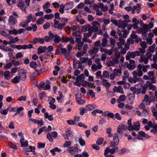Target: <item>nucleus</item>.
Masks as SVG:
<instances>
[{
	"label": "nucleus",
	"instance_id": "nucleus-1",
	"mask_svg": "<svg viewBox=\"0 0 157 157\" xmlns=\"http://www.w3.org/2000/svg\"><path fill=\"white\" fill-rule=\"evenodd\" d=\"M153 24L152 23H150L148 25L144 24L143 25L142 28H139L137 29L136 32L138 33L145 34L149 30L153 27Z\"/></svg>",
	"mask_w": 157,
	"mask_h": 157
},
{
	"label": "nucleus",
	"instance_id": "nucleus-2",
	"mask_svg": "<svg viewBox=\"0 0 157 157\" xmlns=\"http://www.w3.org/2000/svg\"><path fill=\"white\" fill-rule=\"evenodd\" d=\"M140 54L139 51H136L134 52H128L126 56V59L127 60H129L131 58H134L136 56H140Z\"/></svg>",
	"mask_w": 157,
	"mask_h": 157
},
{
	"label": "nucleus",
	"instance_id": "nucleus-3",
	"mask_svg": "<svg viewBox=\"0 0 157 157\" xmlns=\"http://www.w3.org/2000/svg\"><path fill=\"white\" fill-rule=\"evenodd\" d=\"M66 135H63V136L65 140H70L73 138V135L71 129L68 128L65 130Z\"/></svg>",
	"mask_w": 157,
	"mask_h": 157
},
{
	"label": "nucleus",
	"instance_id": "nucleus-4",
	"mask_svg": "<svg viewBox=\"0 0 157 157\" xmlns=\"http://www.w3.org/2000/svg\"><path fill=\"white\" fill-rule=\"evenodd\" d=\"M26 70L21 69L18 71V75L20 79L23 81L25 80L26 78Z\"/></svg>",
	"mask_w": 157,
	"mask_h": 157
},
{
	"label": "nucleus",
	"instance_id": "nucleus-5",
	"mask_svg": "<svg viewBox=\"0 0 157 157\" xmlns=\"http://www.w3.org/2000/svg\"><path fill=\"white\" fill-rule=\"evenodd\" d=\"M54 27L58 29L61 30L63 29V28L65 26V24H63V23H59V21L57 20L54 19Z\"/></svg>",
	"mask_w": 157,
	"mask_h": 157
},
{
	"label": "nucleus",
	"instance_id": "nucleus-6",
	"mask_svg": "<svg viewBox=\"0 0 157 157\" xmlns=\"http://www.w3.org/2000/svg\"><path fill=\"white\" fill-rule=\"evenodd\" d=\"M127 128V126L126 125L123 124H121L119 125L117 128V132L119 134L122 133L123 130L126 129Z\"/></svg>",
	"mask_w": 157,
	"mask_h": 157
},
{
	"label": "nucleus",
	"instance_id": "nucleus-7",
	"mask_svg": "<svg viewBox=\"0 0 157 157\" xmlns=\"http://www.w3.org/2000/svg\"><path fill=\"white\" fill-rule=\"evenodd\" d=\"M140 124L139 121H137L133 123V125L131 127L132 131L135 130L139 131L140 129Z\"/></svg>",
	"mask_w": 157,
	"mask_h": 157
},
{
	"label": "nucleus",
	"instance_id": "nucleus-8",
	"mask_svg": "<svg viewBox=\"0 0 157 157\" xmlns=\"http://www.w3.org/2000/svg\"><path fill=\"white\" fill-rule=\"evenodd\" d=\"M132 74L134 78H140V77L143 75L142 71H134L132 72Z\"/></svg>",
	"mask_w": 157,
	"mask_h": 157
},
{
	"label": "nucleus",
	"instance_id": "nucleus-9",
	"mask_svg": "<svg viewBox=\"0 0 157 157\" xmlns=\"http://www.w3.org/2000/svg\"><path fill=\"white\" fill-rule=\"evenodd\" d=\"M142 81L141 78H132L131 77H129L128 78V81L131 83H135L137 82H140Z\"/></svg>",
	"mask_w": 157,
	"mask_h": 157
},
{
	"label": "nucleus",
	"instance_id": "nucleus-10",
	"mask_svg": "<svg viewBox=\"0 0 157 157\" xmlns=\"http://www.w3.org/2000/svg\"><path fill=\"white\" fill-rule=\"evenodd\" d=\"M61 53L65 56L66 59H68L70 56V52L67 51L65 48H60Z\"/></svg>",
	"mask_w": 157,
	"mask_h": 157
},
{
	"label": "nucleus",
	"instance_id": "nucleus-11",
	"mask_svg": "<svg viewBox=\"0 0 157 157\" xmlns=\"http://www.w3.org/2000/svg\"><path fill=\"white\" fill-rule=\"evenodd\" d=\"M54 38V35L51 31L48 32V36H45L44 38L45 41L46 42H48L51 40H52Z\"/></svg>",
	"mask_w": 157,
	"mask_h": 157
},
{
	"label": "nucleus",
	"instance_id": "nucleus-12",
	"mask_svg": "<svg viewBox=\"0 0 157 157\" xmlns=\"http://www.w3.org/2000/svg\"><path fill=\"white\" fill-rule=\"evenodd\" d=\"M8 22L10 24L14 25L17 23V20L13 15H11L9 17Z\"/></svg>",
	"mask_w": 157,
	"mask_h": 157
},
{
	"label": "nucleus",
	"instance_id": "nucleus-13",
	"mask_svg": "<svg viewBox=\"0 0 157 157\" xmlns=\"http://www.w3.org/2000/svg\"><path fill=\"white\" fill-rule=\"evenodd\" d=\"M113 91L114 92H118L123 94L124 92L122 87L121 86H119L118 87L115 86L113 88Z\"/></svg>",
	"mask_w": 157,
	"mask_h": 157
},
{
	"label": "nucleus",
	"instance_id": "nucleus-14",
	"mask_svg": "<svg viewBox=\"0 0 157 157\" xmlns=\"http://www.w3.org/2000/svg\"><path fill=\"white\" fill-rule=\"evenodd\" d=\"M64 6L66 10H69L73 8L74 6L73 3L72 2H69L66 3L64 5Z\"/></svg>",
	"mask_w": 157,
	"mask_h": 157
},
{
	"label": "nucleus",
	"instance_id": "nucleus-15",
	"mask_svg": "<svg viewBox=\"0 0 157 157\" xmlns=\"http://www.w3.org/2000/svg\"><path fill=\"white\" fill-rule=\"evenodd\" d=\"M29 120L32 122H33L35 124H38L40 126L44 124L43 121L42 120H38L30 118H29Z\"/></svg>",
	"mask_w": 157,
	"mask_h": 157
},
{
	"label": "nucleus",
	"instance_id": "nucleus-16",
	"mask_svg": "<svg viewBox=\"0 0 157 157\" xmlns=\"http://www.w3.org/2000/svg\"><path fill=\"white\" fill-rule=\"evenodd\" d=\"M148 59L144 55H142L139 59V61L140 63H144L145 64H147L148 63Z\"/></svg>",
	"mask_w": 157,
	"mask_h": 157
},
{
	"label": "nucleus",
	"instance_id": "nucleus-17",
	"mask_svg": "<svg viewBox=\"0 0 157 157\" xmlns=\"http://www.w3.org/2000/svg\"><path fill=\"white\" fill-rule=\"evenodd\" d=\"M102 67L101 64L96 65L95 64L92 65L91 68L93 71H95L101 69Z\"/></svg>",
	"mask_w": 157,
	"mask_h": 157
},
{
	"label": "nucleus",
	"instance_id": "nucleus-18",
	"mask_svg": "<svg viewBox=\"0 0 157 157\" xmlns=\"http://www.w3.org/2000/svg\"><path fill=\"white\" fill-rule=\"evenodd\" d=\"M17 6L19 7L22 11L26 12V6L23 2H20L17 4Z\"/></svg>",
	"mask_w": 157,
	"mask_h": 157
},
{
	"label": "nucleus",
	"instance_id": "nucleus-19",
	"mask_svg": "<svg viewBox=\"0 0 157 157\" xmlns=\"http://www.w3.org/2000/svg\"><path fill=\"white\" fill-rule=\"evenodd\" d=\"M20 143L21 144V147H27L28 146V141L27 140L25 141L24 138L20 139Z\"/></svg>",
	"mask_w": 157,
	"mask_h": 157
},
{
	"label": "nucleus",
	"instance_id": "nucleus-20",
	"mask_svg": "<svg viewBox=\"0 0 157 157\" xmlns=\"http://www.w3.org/2000/svg\"><path fill=\"white\" fill-rule=\"evenodd\" d=\"M93 26H91L94 32L97 31L98 30V26L99 25V22L97 21H94L92 24Z\"/></svg>",
	"mask_w": 157,
	"mask_h": 157
},
{
	"label": "nucleus",
	"instance_id": "nucleus-21",
	"mask_svg": "<svg viewBox=\"0 0 157 157\" xmlns=\"http://www.w3.org/2000/svg\"><path fill=\"white\" fill-rule=\"evenodd\" d=\"M103 85L106 88L107 90H108L110 87V84L108 82L107 80L105 79H103L101 82Z\"/></svg>",
	"mask_w": 157,
	"mask_h": 157
},
{
	"label": "nucleus",
	"instance_id": "nucleus-22",
	"mask_svg": "<svg viewBox=\"0 0 157 157\" xmlns=\"http://www.w3.org/2000/svg\"><path fill=\"white\" fill-rule=\"evenodd\" d=\"M118 23L117 26L119 28H124L126 26V25L125 23V21H122V20L120 19L118 20Z\"/></svg>",
	"mask_w": 157,
	"mask_h": 157
},
{
	"label": "nucleus",
	"instance_id": "nucleus-23",
	"mask_svg": "<svg viewBox=\"0 0 157 157\" xmlns=\"http://www.w3.org/2000/svg\"><path fill=\"white\" fill-rule=\"evenodd\" d=\"M118 63V59L115 58L113 59L112 60L109 61L108 62L107 64L108 66H113L115 64Z\"/></svg>",
	"mask_w": 157,
	"mask_h": 157
},
{
	"label": "nucleus",
	"instance_id": "nucleus-24",
	"mask_svg": "<svg viewBox=\"0 0 157 157\" xmlns=\"http://www.w3.org/2000/svg\"><path fill=\"white\" fill-rule=\"evenodd\" d=\"M69 151L71 154H73L75 153L78 152V148L75 147H71L69 148Z\"/></svg>",
	"mask_w": 157,
	"mask_h": 157
},
{
	"label": "nucleus",
	"instance_id": "nucleus-25",
	"mask_svg": "<svg viewBox=\"0 0 157 157\" xmlns=\"http://www.w3.org/2000/svg\"><path fill=\"white\" fill-rule=\"evenodd\" d=\"M96 108V105L94 104L88 105L85 107L86 110V111H91L92 109H94Z\"/></svg>",
	"mask_w": 157,
	"mask_h": 157
},
{
	"label": "nucleus",
	"instance_id": "nucleus-26",
	"mask_svg": "<svg viewBox=\"0 0 157 157\" xmlns=\"http://www.w3.org/2000/svg\"><path fill=\"white\" fill-rule=\"evenodd\" d=\"M27 20L28 21V22L29 23L32 21L33 22H34L36 21V17L33 16L32 14H30L27 17Z\"/></svg>",
	"mask_w": 157,
	"mask_h": 157
},
{
	"label": "nucleus",
	"instance_id": "nucleus-27",
	"mask_svg": "<svg viewBox=\"0 0 157 157\" xmlns=\"http://www.w3.org/2000/svg\"><path fill=\"white\" fill-rule=\"evenodd\" d=\"M146 85L147 86L149 87V88L150 90H155L156 89L155 86L154 85H153L149 81L147 82Z\"/></svg>",
	"mask_w": 157,
	"mask_h": 157
},
{
	"label": "nucleus",
	"instance_id": "nucleus-28",
	"mask_svg": "<svg viewBox=\"0 0 157 157\" xmlns=\"http://www.w3.org/2000/svg\"><path fill=\"white\" fill-rule=\"evenodd\" d=\"M10 72L8 71H7L4 72V78L6 80H9L11 78L10 76Z\"/></svg>",
	"mask_w": 157,
	"mask_h": 157
},
{
	"label": "nucleus",
	"instance_id": "nucleus-29",
	"mask_svg": "<svg viewBox=\"0 0 157 157\" xmlns=\"http://www.w3.org/2000/svg\"><path fill=\"white\" fill-rule=\"evenodd\" d=\"M47 49L46 47H40L39 48L37 49V54H40L44 52Z\"/></svg>",
	"mask_w": 157,
	"mask_h": 157
},
{
	"label": "nucleus",
	"instance_id": "nucleus-30",
	"mask_svg": "<svg viewBox=\"0 0 157 157\" xmlns=\"http://www.w3.org/2000/svg\"><path fill=\"white\" fill-rule=\"evenodd\" d=\"M138 134L140 136L143 137H145L146 138H150V136L148 135L147 134H146L144 132L142 131H139Z\"/></svg>",
	"mask_w": 157,
	"mask_h": 157
},
{
	"label": "nucleus",
	"instance_id": "nucleus-31",
	"mask_svg": "<svg viewBox=\"0 0 157 157\" xmlns=\"http://www.w3.org/2000/svg\"><path fill=\"white\" fill-rule=\"evenodd\" d=\"M98 5L102 11H105L108 10L107 7L106 6H104L103 3H100L98 4Z\"/></svg>",
	"mask_w": 157,
	"mask_h": 157
},
{
	"label": "nucleus",
	"instance_id": "nucleus-32",
	"mask_svg": "<svg viewBox=\"0 0 157 157\" xmlns=\"http://www.w3.org/2000/svg\"><path fill=\"white\" fill-rule=\"evenodd\" d=\"M85 78V76L83 74H81L80 75L78 76L76 78V80L77 81H79L81 82L83 81Z\"/></svg>",
	"mask_w": 157,
	"mask_h": 157
},
{
	"label": "nucleus",
	"instance_id": "nucleus-33",
	"mask_svg": "<svg viewBox=\"0 0 157 157\" xmlns=\"http://www.w3.org/2000/svg\"><path fill=\"white\" fill-rule=\"evenodd\" d=\"M113 73L116 76H119L121 75L122 71L120 69H115L113 70Z\"/></svg>",
	"mask_w": 157,
	"mask_h": 157
},
{
	"label": "nucleus",
	"instance_id": "nucleus-34",
	"mask_svg": "<svg viewBox=\"0 0 157 157\" xmlns=\"http://www.w3.org/2000/svg\"><path fill=\"white\" fill-rule=\"evenodd\" d=\"M126 97L124 95H121L120 96L119 98L117 99V101L118 103H120L121 101H123L125 100Z\"/></svg>",
	"mask_w": 157,
	"mask_h": 157
},
{
	"label": "nucleus",
	"instance_id": "nucleus-35",
	"mask_svg": "<svg viewBox=\"0 0 157 157\" xmlns=\"http://www.w3.org/2000/svg\"><path fill=\"white\" fill-rule=\"evenodd\" d=\"M44 114V117L45 118L48 119V120L50 121H52L53 120V119L52 116L51 115H48V113H45Z\"/></svg>",
	"mask_w": 157,
	"mask_h": 157
},
{
	"label": "nucleus",
	"instance_id": "nucleus-36",
	"mask_svg": "<svg viewBox=\"0 0 157 157\" xmlns=\"http://www.w3.org/2000/svg\"><path fill=\"white\" fill-rule=\"evenodd\" d=\"M83 44L84 43L82 41L81 42H80L79 43H77L76 44V47L78 50H80L82 49Z\"/></svg>",
	"mask_w": 157,
	"mask_h": 157
},
{
	"label": "nucleus",
	"instance_id": "nucleus-37",
	"mask_svg": "<svg viewBox=\"0 0 157 157\" xmlns=\"http://www.w3.org/2000/svg\"><path fill=\"white\" fill-rule=\"evenodd\" d=\"M102 42L101 45L102 46L104 47H107V40L106 38H103L102 40Z\"/></svg>",
	"mask_w": 157,
	"mask_h": 157
},
{
	"label": "nucleus",
	"instance_id": "nucleus-38",
	"mask_svg": "<svg viewBox=\"0 0 157 157\" xmlns=\"http://www.w3.org/2000/svg\"><path fill=\"white\" fill-rule=\"evenodd\" d=\"M132 119L130 118L129 119L127 122V124L128 125V126L127 127V128L128 130L129 131H132V128L131 127H132Z\"/></svg>",
	"mask_w": 157,
	"mask_h": 157
},
{
	"label": "nucleus",
	"instance_id": "nucleus-39",
	"mask_svg": "<svg viewBox=\"0 0 157 157\" xmlns=\"http://www.w3.org/2000/svg\"><path fill=\"white\" fill-rule=\"evenodd\" d=\"M71 141H66L63 145V147L65 148L69 147L71 146Z\"/></svg>",
	"mask_w": 157,
	"mask_h": 157
},
{
	"label": "nucleus",
	"instance_id": "nucleus-40",
	"mask_svg": "<svg viewBox=\"0 0 157 157\" xmlns=\"http://www.w3.org/2000/svg\"><path fill=\"white\" fill-rule=\"evenodd\" d=\"M20 78L18 76H16L11 80L12 82L14 83H17L19 82Z\"/></svg>",
	"mask_w": 157,
	"mask_h": 157
},
{
	"label": "nucleus",
	"instance_id": "nucleus-41",
	"mask_svg": "<svg viewBox=\"0 0 157 157\" xmlns=\"http://www.w3.org/2000/svg\"><path fill=\"white\" fill-rule=\"evenodd\" d=\"M54 17V15L52 13L49 14H46L44 16V19L47 20H50Z\"/></svg>",
	"mask_w": 157,
	"mask_h": 157
},
{
	"label": "nucleus",
	"instance_id": "nucleus-42",
	"mask_svg": "<svg viewBox=\"0 0 157 157\" xmlns=\"http://www.w3.org/2000/svg\"><path fill=\"white\" fill-rule=\"evenodd\" d=\"M129 73L126 71H125L124 72V75L122 76V79L123 80H125L128 77Z\"/></svg>",
	"mask_w": 157,
	"mask_h": 157
},
{
	"label": "nucleus",
	"instance_id": "nucleus-43",
	"mask_svg": "<svg viewBox=\"0 0 157 157\" xmlns=\"http://www.w3.org/2000/svg\"><path fill=\"white\" fill-rule=\"evenodd\" d=\"M8 32L10 34L16 35L17 34V30L14 28L12 29L11 30H9Z\"/></svg>",
	"mask_w": 157,
	"mask_h": 157
},
{
	"label": "nucleus",
	"instance_id": "nucleus-44",
	"mask_svg": "<svg viewBox=\"0 0 157 157\" xmlns=\"http://www.w3.org/2000/svg\"><path fill=\"white\" fill-rule=\"evenodd\" d=\"M114 48H112L109 50H108V49L105 48L104 53L108 54L109 55H111L113 53V50Z\"/></svg>",
	"mask_w": 157,
	"mask_h": 157
},
{
	"label": "nucleus",
	"instance_id": "nucleus-45",
	"mask_svg": "<svg viewBox=\"0 0 157 157\" xmlns=\"http://www.w3.org/2000/svg\"><path fill=\"white\" fill-rule=\"evenodd\" d=\"M98 49L96 48H94L89 51V53L90 54H94L98 52Z\"/></svg>",
	"mask_w": 157,
	"mask_h": 157
},
{
	"label": "nucleus",
	"instance_id": "nucleus-46",
	"mask_svg": "<svg viewBox=\"0 0 157 157\" xmlns=\"http://www.w3.org/2000/svg\"><path fill=\"white\" fill-rule=\"evenodd\" d=\"M12 62L8 63H7L6 65L4 66V70L9 69L12 66Z\"/></svg>",
	"mask_w": 157,
	"mask_h": 157
},
{
	"label": "nucleus",
	"instance_id": "nucleus-47",
	"mask_svg": "<svg viewBox=\"0 0 157 157\" xmlns=\"http://www.w3.org/2000/svg\"><path fill=\"white\" fill-rule=\"evenodd\" d=\"M86 28L87 29V30H88V32L92 34V33L94 32L92 28L91 27V26L90 25H86Z\"/></svg>",
	"mask_w": 157,
	"mask_h": 157
},
{
	"label": "nucleus",
	"instance_id": "nucleus-48",
	"mask_svg": "<svg viewBox=\"0 0 157 157\" xmlns=\"http://www.w3.org/2000/svg\"><path fill=\"white\" fill-rule=\"evenodd\" d=\"M123 18L125 20L124 21L126 23H128L129 22H130L131 21L129 19V15L128 14H126L125 15H124L123 16Z\"/></svg>",
	"mask_w": 157,
	"mask_h": 157
},
{
	"label": "nucleus",
	"instance_id": "nucleus-49",
	"mask_svg": "<svg viewBox=\"0 0 157 157\" xmlns=\"http://www.w3.org/2000/svg\"><path fill=\"white\" fill-rule=\"evenodd\" d=\"M54 41L56 43H58L59 41L60 37L57 35L54 36Z\"/></svg>",
	"mask_w": 157,
	"mask_h": 157
},
{
	"label": "nucleus",
	"instance_id": "nucleus-50",
	"mask_svg": "<svg viewBox=\"0 0 157 157\" xmlns=\"http://www.w3.org/2000/svg\"><path fill=\"white\" fill-rule=\"evenodd\" d=\"M109 152L111 154H113L115 152L116 150L117 151L118 150V148L117 147H115L114 148L110 149L109 147Z\"/></svg>",
	"mask_w": 157,
	"mask_h": 157
},
{
	"label": "nucleus",
	"instance_id": "nucleus-51",
	"mask_svg": "<svg viewBox=\"0 0 157 157\" xmlns=\"http://www.w3.org/2000/svg\"><path fill=\"white\" fill-rule=\"evenodd\" d=\"M155 45L153 44L152 46H150L148 48V51L151 53H153L155 51Z\"/></svg>",
	"mask_w": 157,
	"mask_h": 157
},
{
	"label": "nucleus",
	"instance_id": "nucleus-52",
	"mask_svg": "<svg viewBox=\"0 0 157 157\" xmlns=\"http://www.w3.org/2000/svg\"><path fill=\"white\" fill-rule=\"evenodd\" d=\"M47 127L46 126L43 127L41 128H40L39 129V131L38 132V135L40 134L42 132L47 131Z\"/></svg>",
	"mask_w": 157,
	"mask_h": 157
},
{
	"label": "nucleus",
	"instance_id": "nucleus-53",
	"mask_svg": "<svg viewBox=\"0 0 157 157\" xmlns=\"http://www.w3.org/2000/svg\"><path fill=\"white\" fill-rule=\"evenodd\" d=\"M64 4H62L60 6V8L59 9V11L61 14H63L64 13Z\"/></svg>",
	"mask_w": 157,
	"mask_h": 157
},
{
	"label": "nucleus",
	"instance_id": "nucleus-54",
	"mask_svg": "<svg viewBox=\"0 0 157 157\" xmlns=\"http://www.w3.org/2000/svg\"><path fill=\"white\" fill-rule=\"evenodd\" d=\"M8 38L10 40L9 41V44H10L12 43H16L14 38L12 36H10L8 37Z\"/></svg>",
	"mask_w": 157,
	"mask_h": 157
},
{
	"label": "nucleus",
	"instance_id": "nucleus-55",
	"mask_svg": "<svg viewBox=\"0 0 157 157\" xmlns=\"http://www.w3.org/2000/svg\"><path fill=\"white\" fill-rule=\"evenodd\" d=\"M29 23L28 22V21L27 20L26 21H24L20 23V25L21 27L25 28L28 25Z\"/></svg>",
	"mask_w": 157,
	"mask_h": 157
},
{
	"label": "nucleus",
	"instance_id": "nucleus-56",
	"mask_svg": "<svg viewBox=\"0 0 157 157\" xmlns=\"http://www.w3.org/2000/svg\"><path fill=\"white\" fill-rule=\"evenodd\" d=\"M79 142L80 145L82 146H83L85 144V142L82 139L81 137L79 138Z\"/></svg>",
	"mask_w": 157,
	"mask_h": 157
},
{
	"label": "nucleus",
	"instance_id": "nucleus-57",
	"mask_svg": "<svg viewBox=\"0 0 157 157\" xmlns=\"http://www.w3.org/2000/svg\"><path fill=\"white\" fill-rule=\"evenodd\" d=\"M7 109L10 112H15L17 109V107H12L11 106H9Z\"/></svg>",
	"mask_w": 157,
	"mask_h": 157
},
{
	"label": "nucleus",
	"instance_id": "nucleus-58",
	"mask_svg": "<svg viewBox=\"0 0 157 157\" xmlns=\"http://www.w3.org/2000/svg\"><path fill=\"white\" fill-rule=\"evenodd\" d=\"M30 65L31 67L33 68H36L37 66V63L35 62H31Z\"/></svg>",
	"mask_w": 157,
	"mask_h": 157
},
{
	"label": "nucleus",
	"instance_id": "nucleus-59",
	"mask_svg": "<svg viewBox=\"0 0 157 157\" xmlns=\"http://www.w3.org/2000/svg\"><path fill=\"white\" fill-rule=\"evenodd\" d=\"M153 129L151 130V132H153L154 133H156L157 132V125H154L152 126Z\"/></svg>",
	"mask_w": 157,
	"mask_h": 157
},
{
	"label": "nucleus",
	"instance_id": "nucleus-60",
	"mask_svg": "<svg viewBox=\"0 0 157 157\" xmlns=\"http://www.w3.org/2000/svg\"><path fill=\"white\" fill-rule=\"evenodd\" d=\"M85 53V52L83 51H81L80 52H78L76 55L77 56L78 58L81 57V56H83Z\"/></svg>",
	"mask_w": 157,
	"mask_h": 157
},
{
	"label": "nucleus",
	"instance_id": "nucleus-61",
	"mask_svg": "<svg viewBox=\"0 0 157 157\" xmlns=\"http://www.w3.org/2000/svg\"><path fill=\"white\" fill-rule=\"evenodd\" d=\"M79 59L80 61L79 63H84L86 62H87L88 60V58H84V57H80Z\"/></svg>",
	"mask_w": 157,
	"mask_h": 157
},
{
	"label": "nucleus",
	"instance_id": "nucleus-62",
	"mask_svg": "<svg viewBox=\"0 0 157 157\" xmlns=\"http://www.w3.org/2000/svg\"><path fill=\"white\" fill-rule=\"evenodd\" d=\"M0 34L2 36H5L8 37L9 36V33H6L5 31L3 30L0 31Z\"/></svg>",
	"mask_w": 157,
	"mask_h": 157
},
{
	"label": "nucleus",
	"instance_id": "nucleus-63",
	"mask_svg": "<svg viewBox=\"0 0 157 157\" xmlns=\"http://www.w3.org/2000/svg\"><path fill=\"white\" fill-rule=\"evenodd\" d=\"M102 75L103 77L106 78H108L109 76L108 72L106 71H103Z\"/></svg>",
	"mask_w": 157,
	"mask_h": 157
},
{
	"label": "nucleus",
	"instance_id": "nucleus-64",
	"mask_svg": "<svg viewBox=\"0 0 157 157\" xmlns=\"http://www.w3.org/2000/svg\"><path fill=\"white\" fill-rule=\"evenodd\" d=\"M44 21V19L42 17H41L37 20L36 23L38 25H40L42 24Z\"/></svg>",
	"mask_w": 157,
	"mask_h": 157
}]
</instances>
